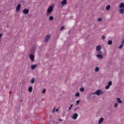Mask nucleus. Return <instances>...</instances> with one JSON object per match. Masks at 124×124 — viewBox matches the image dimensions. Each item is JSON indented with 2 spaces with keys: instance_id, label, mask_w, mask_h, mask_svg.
<instances>
[{
  "instance_id": "f257e3e1",
  "label": "nucleus",
  "mask_w": 124,
  "mask_h": 124,
  "mask_svg": "<svg viewBox=\"0 0 124 124\" xmlns=\"http://www.w3.org/2000/svg\"><path fill=\"white\" fill-rule=\"evenodd\" d=\"M53 6H49L47 10L46 16H49L50 14L53 12Z\"/></svg>"
},
{
  "instance_id": "f03ea898",
  "label": "nucleus",
  "mask_w": 124,
  "mask_h": 124,
  "mask_svg": "<svg viewBox=\"0 0 124 124\" xmlns=\"http://www.w3.org/2000/svg\"><path fill=\"white\" fill-rule=\"evenodd\" d=\"M103 93V91H100V90H98L96 91L95 93H93V94H96L97 95H99L100 94H102Z\"/></svg>"
},
{
  "instance_id": "7ed1b4c3",
  "label": "nucleus",
  "mask_w": 124,
  "mask_h": 124,
  "mask_svg": "<svg viewBox=\"0 0 124 124\" xmlns=\"http://www.w3.org/2000/svg\"><path fill=\"white\" fill-rule=\"evenodd\" d=\"M51 38V35H47L44 40L45 42H48Z\"/></svg>"
},
{
  "instance_id": "20e7f679",
  "label": "nucleus",
  "mask_w": 124,
  "mask_h": 124,
  "mask_svg": "<svg viewBox=\"0 0 124 124\" xmlns=\"http://www.w3.org/2000/svg\"><path fill=\"white\" fill-rule=\"evenodd\" d=\"M101 50V46H98L96 47V51H99V54H102V51H100Z\"/></svg>"
},
{
  "instance_id": "39448f33",
  "label": "nucleus",
  "mask_w": 124,
  "mask_h": 124,
  "mask_svg": "<svg viewBox=\"0 0 124 124\" xmlns=\"http://www.w3.org/2000/svg\"><path fill=\"white\" fill-rule=\"evenodd\" d=\"M110 86H112V81H110L108 82V85L106 86V90H108L110 88Z\"/></svg>"
},
{
  "instance_id": "423d86ee",
  "label": "nucleus",
  "mask_w": 124,
  "mask_h": 124,
  "mask_svg": "<svg viewBox=\"0 0 124 124\" xmlns=\"http://www.w3.org/2000/svg\"><path fill=\"white\" fill-rule=\"evenodd\" d=\"M20 9H21V4H19L16 6V12H19V11H20Z\"/></svg>"
},
{
  "instance_id": "0eeeda50",
  "label": "nucleus",
  "mask_w": 124,
  "mask_h": 124,
  "mask_svg": "<svg viewBox=\"0 0 124 124\" xmlns=\"http://www.w3.org/2000/svg\"><path fill=\"white\" fill-rule=\"evenodd\" d=\"M29 58L31 62H33L34 61V56L32 54H30L29 56Z\"/></svg>"
},
{
  "instance_id": "6e6552de",
  "label": "nucleus",
  "mask_w": 124,
  "mask_h": 124,
  "mask_svg": "<svg viewBox=\"0 0 124 124\" xmlns=\"http://www.w3.org/2000/svg\"><path fill=\"white\" fill-rule=\"evenodd\" d=\"M30 11L28 9H25L22 11V12L24 14H28Z\"/></svg>"
},
{
  "instance_id": "1a4fd4ad",
  "label": "nucleus",
  "mask_w": 124,
  "mask_h": 124,
  "mask_svg": "<svg viewBox=\"0 0 124 124\" xmlns=\"http://www.w3.org/2000/svg\"><path fill=\"white\" fill-rule=\"evenodd\" d=\"M78 117V114H77V113H74V114L73 115L72 118V119H73L74 120H76V119H77Z\"/></svg>"
},
{
  "instance_id": "9d476101",
  "label": "nucleus",
  "mask_w": 124,
  "mask_h": 124,
  "mask_svg": "<svg viewBox=\"0 0 124 124\" xmlns=\"http://www.w3.org/2000/svg\"><path fill=\"white\" fill-rule=\"evenodd\" d=\"M66 1H67V0H63V1H62L61 2L62 5V6H63V5H65V4H66V3H67V2Z\"/></svg>"
},
{
  "instance_id": "9b49d317",
  "label": "nucleus",
  "mask_w": 124,
  "mask_h": 124,
  "mask_svg": "<svg viewBox=\"0 0 124 124\" xmlns=\"http://www.w3.org/2000/svg\"><path fill=\"white\" fill-rule=\"evenodd\" d=\"M119 12L121 14H124V8L119 9Z\"/></svg>"
},
{
  "instance_id": "f8f14e48",
  "label": "nucleus",
  "mask_w": 124,
  "mask_h": 124,
  "mask_svg": "<svg viewBox=\"0 0 124 124\" xmlns=\"http://www.w3.org/2000/svg\"><path fill=\"white\" fill-rule=\"evenodd\" d=\"M37 66V65L36 64L32 65L31 66V69H35Z\"/></svg>"
},
{
  "instance_id": "ddd939ff",
  "label": "nucleus",
  "mask_w": 124,
  "mask_h": 124,
  "mask_svg": "<svg viewBox=\"0 0 124 124\" xmlns=\"http://www.w3.org/2000/svg\"><path fill=\"white\" fill-rule=\"evenodd\" d=\"M104 120V119L103 118H101L100 120H99V124H102L103 122V121Z\"/></svg>"
},
{
  "instance_id": "4468645a",
  "label": "nucleus",
  "mask_w": 124,
  "mask_h": 124,
  "mask_svg": "<svg viewBox=\"0 0 124 124\" xmlns=\"http://www.w3.org/2000/svg\"><path fill=\"white\" fill-rule=\"evenodd\" d=\"M124 3H121L119 5V8H124Z\"/></svg>"
},
{
  "instance_id": "2eb2a0df",
  "label": "nucleus",
  "mask_w": 124,
  "mask_h": 124,
  "mask_svg": "<svg viewBox=\"0 0 124 124\" xmlns=\"http://www.w3.org/2000/svg\"><path fill=\"white\" fill-rule=\"evenodd\" d=\"M28 92H29V93H31V92H32V86L29 87Z\"/></svg>"
},
{
  "instance_id": "dca6fc26",
  "label": "nucleus",
  "mask_w": 124,
  "mask_h": 124,
  "mask_svg": "<svg viewBox=\"0 0 124 124\" xmlns=\"http://www.w3.org/2000/svg\"><path fill=\"white\" fill-rule=\"evenodd\" d=\"M34 82H35V78H32L31 79V84H34Z\"/></svg>"
},
{
  "instance_id": "f3484780",
  "label": "nucleus",
  "mask_w": 124,
  "mask_h": 124,
  "mask_svg": "<svg viewBox=\"0 0 124 124\" xmlns=\"http://www.w3.org/2000/svg\"><path fill=\"white\" fill-rule=\"evenodd\" d=\"M112 44H113V42L112 41V40H108V45H112Z\"/></svg>"
},
{
  "instance_id": "a211bd4d",
  "label": "nucleus",
  "mask_w": 124,
  "mask_h": 124,
  "mask_svg": "<svg viewBox=\"0 0 124 124\" xmlns=\"http://www.w3.org/2000/svg\"><path fill=\"white\" fill-rule=\"evenodd\" d=\"M117 101L118 103H122L123 102L122 101V100H121V99L119 98H117Z\"/></svg>"
},
{
  "instance_id": "6ab92c4d",
  "label": "nucleus",
  "mask_w": 124,
  "mask_h": 124,
  "mask_svg": "<svg viewBox=\"0 0 124 124\" xmlns=\"http://www.w3.org/2000/svg\"><path fill=\"white\" fill-rule=\"evenodd\" d=\"M97 57L99 58V59H102L103 58V56L101 54L97 55Z\"/></svg>"
},
{
  "instance_id": "aec40b11",
  "label": "nucleus",
  "mask_w": 124,
  "mask_h": 124,
  "mask_svg": "<svg viewBox=\"0 0 124 124\" xmlns=\"http://www.w3.org/2000/svg\"><path fill=\"white\" fill-rule=\"evenodd\" d=\"M49 21H53L54 20V17L53 16H50L49 17Z\"/></svg>"
},
{
  "instance_id": "412c9836",
  "label": "nucleus",
  "mask_w": 124,
  "mask_h": 124,
  "mask_svg": "<svg viewBox=\"0 0 124 124\" xmlns=\"http://www.w3.org/2000/svg\"><path fill=\"white\" fill-rule=\"evenodd\" d=\"M95 72H98L99 71V68L98 67H96L95 68Z\"/></svg>"
},
{
  "instance_id": "4be33fe9",
  "label": "nucleus",
  "mask_w": 124,
  "mask_h": 124,
  "mask_svg": "<svg viewBox=\"0 0 124 124\" xmlns=\"http://www.w3.org/2000/svg\"><path fill=\"white\" fill-rule=\"evenodd\" d=\"M110 5H108L106 7V10H109L110 9Z\"/></svg>"
},
{
  "instance_id": "5701e85b",
  "label": "nucleus",
  "mask_w": 124,
  "mask_h": 124,
  "mask_svg": "<svg viewBox=\"0 0 124 124\" xmlns=\"http://www.w3.org/2000/svg\"><path fill=\"white\" fill-rule=\"evenodd\" d=\"M84 91H85V89H84V88L81 87V88L80 89V92H84Z\"/></svg>"
},
{
  "instance_id": "b1692460",
  "label": "nucleus",
  "mask_w": 124,
  "mask_h": 124,
  "mask_svg": "<svg viewBox=\"0 0 124 124\" xmlns=\"http://www.w3.org/2000/svg\"><path fill=\"white\" fill-rule=\"evenodd\" d=\"M118 106H119V104L117 103L114 104V107L115 108H117V107H118Z\"/></svg>"
},
{
  "instance_id": "393cba45",
  "label": "nucleus",
  "mask_w": 124,
  "mask_h": 124,
  "mask_svg": "<svg viewBox=\"0 0 124 124\" xmlns=\"http://www.w3.org/2000/svg\"><path fill=\"white\" fill-rule=\"evenodd\" d=\"M72 107H73V105H71L70 107L69 108L68 111L71 110V108H72Z\"/></svg>"
},
{
  "instance_id": "a878e982",
  "label": "nucleus",
  "mask_w": 124,
  "mask_h": 124,
  "mask_svg": "<svg viewBox=\"0 0 124 124\" xmlns=\"http://www.w3.org/2000/svg\"><path fill=\"white\" fill-rule=\"evenodd\" d=\"M123 47H124V45L121 44V46H119V49H122V48H123Z\"/></svg>"
},
{
  "instance_id": "bb28decb",
  "label": "nucleus",
  "mask_w": 124,
  "mask_h": 124,
  "mask_svg": "<svg viewBox=\"0 0 124 124\" xmlns=\"http://www.w3.org/2000/svg\"><path fill=\"white\" fill-rule=\"evenodd\" d=\"M46 92V89H44L42 91V93H45Z\"/></svg>"
},
{
  "instance_id": "cd10ccee",
  "label": "nucleus",
  "mask_w": 124,
  "mask_h": 124,
  "mask_svg": "<svg viewBox=\"0 0 124 124\" xmlns=\"http://www.w3.org/2000/svg\"><path fill=\"white\" fill-rule=\"evenodd\" d=\"M98 22H101V21H102V18H98Z\"/></svg>"
},
{
  "instance_id": "c85d7f7f",
  "label": "nucleus",
  "mask_w": 124,
  "mask_h": 124,
  "mask_svg": "<svg viewBox=\"0 0 124 124\" xmlns=\"http://www.w3.org/2000/svg\"><path fill=\"white\" fill-rule=\"evenodd\" d=\"M65 29L64 26H62L61 28V31H63V30Z\"/></svg>"
},
{
  "instance_id": "c756f323",
  "label": "nucleus",
  "mask_w": 124,
  "mask_h": 124,
  "mask_svg": "<svg viewBox=\"0 0 124 124\" xmlns=\"http://www.w3.org/2000/svg\"><path fill=\"white\" fill-rule=\"evenodd\" d=\"M79 103H80V100L77 101V102H76L77 105H78V104H79Z\"/></svg>"
},
{
  "instance_id": "7c9ffc66",
  "label": "nucleus",
  "mask_w": 124,
  "mask_h": 124,
  "mask_svg": "<svg viewBox=\"0 0 124 124\" xmlns=\"http://www.w3.org/2000/svg\"><path fill=\"white\" fill-rule=\"evenodd\" d=\"M55 110H56V107H54L52 110V113H55Z\"/></svg>"
},
{
  "instance_id": "2f4dec72",
  "label": "nucleus",
  "mask_w": 124,
  "mask_h": 124,
  "mask_svg": "<svg viewBox=\"0 0 124 124\" xmlns=\"http://www.w3.org/2000/svg\"><path fill=\"white\" fill-rule=\"evenodd\" d=\"M80 95V93H77V94H76V96H79Z\"/></svg>"
},
{
  "instance_id": "473e14b6",
  "label": "nucleus",
  "mask_w": 124,
  "mask_h": 124,
  "mask_svg": "<svg viewBox=\"0 0 124 124\" xmlns=\"http://www.w3.org/2000/svg\"><path fill=\"white\" fill-rule=\"evenodd\" d=\"M102 39H103V40L105 39V36H102Z\"/></svg>"
},
{
  "instance_id": "72a5a7b5",
  "label": "nucleus",
  "mask_w": 124,
  "mask_h": 124,
  "mask_svg": "<svg viewBox=\"0 0 124 124\" xmlns=\"http://www.w3.org/2000/svg\"><path fill=\"white\" fill-rule=\"evenodd\" d=\"M124 39L122 40V44L124 45Z\"/></svg>"
},
{
  "instance_id": "f704fd0d",
  "label": "nucleus",
  "mask_w": 124,
  "mask_h": 124,
  "mask_svg": "<svg viewBox=\"0 0 124 124\" xmlns=\"http://www.w3.org/2000/svg\"><path fill=\"white\" fill-rule=\"evenodd\" d=\"M2 36V34L0 33V38H1V37Z\"/></svg>"
},
{
  "instance_id": "c9c22d12",
  "label": "nucleus",
  "mask_w": 124,
  "mask_h": 124,
  "mask_svg": "<svg viewBox=\"0 0 124 124\" xmlns=\"http://www.w3.org/2000/svg\"><path fill=\"white\" fill-rule=\"evenodd\" d=\"M58 111H59V109H56V112H58Z\"/></svg>"
},
{
  "instance_id": "e433bc0d",
  "label": "nucleus",
  "mask_w": 124,
  "mask_h": 124,
  "mask_svg": "<svg viewBox=\"0 0 124 124\" xmlns=\"http://www.w3.org/2000/svg\"><path fill=\"white\" fill-rule=\"evenodd\" d=\"M60 122H62V119H59V120Z\"/></svg>"
},
{
  "instance_id": "4c0bfd02",
  "label": "nucleus",
  "mask_w": 124,
  "mask_h": 124,
  "mask_svg": "<svg viewBox=\"0 0 124 124\" xmlns=\"http://www.w3.org/2000/svg\"><path fill=\"white\" fill-rule=\"evenodd\" d=\"M75 111H76V109H75Z\"/></svg>"
}]
</instances>
